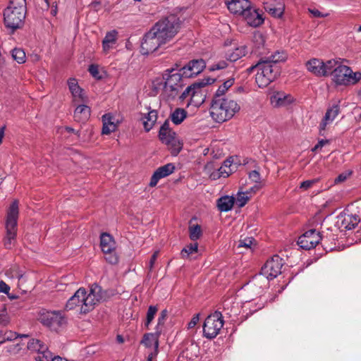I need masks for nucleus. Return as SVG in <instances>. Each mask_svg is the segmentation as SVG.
I'll list each match as a JSON object with an SVG mask.
<instances>
[{
  "mask_svg": "<svg viewBox=\"0 0 361 361\" xmlns=\"http://www.w3.org/2000/svg\"><path fill=\"white\" fill-rule=\"evenodd\" d=\"M27 348L42 355V357L38 356L35 358L37 361H43L42 358L49 361L51 358V353L48 350L47 346L38 339L30 340L27 343Z\"/></svg>",
  "mask_w": 361,
  "mask_h": 361,
  "instance_id": "obj_20",
  "label": "nucleus"
},
{
  "mask_svg": "<svg viewBox=\"0 0 361 361\" xmlns=\"http://www.w3.org/2000/svg\"><path fill=\"white\" fill-rule=\"evenodd\" d=\"M214 79L207 78L202 79L200 81L195 82L191 85L188 86L179 96L180 101L188 99L187 105L198 106L204 102L203 94L201 92V88L207 85L214 83Z\"/></svg>",
  "mask_w": 361,
  "mask_h": 361,
  "instance_id": "obj_6",
  "label": "nucleus"
},
{
  "mask_svg": "<svg viewBox=\"0 0 361 361\" xmlns=\"http://www.w3.org/2000/svg\"><path fill=\"white\" fill-rule=\"evenodd\" d=\"M116 128V126L115 124H110V125H103L102 128V134L104 135H109L111 132L115 131Z\"/></svg>",
  "mask_w": 361,
  "mask_h": 361,
  "instance_id": "obj_55",
  "label": "nucleus"
},
{
  "mask_svg": "<svg viewBox=\"0 0 361 361\" xmlns=\"http://www.w3.org/2000/svg\"><path fill=\"white\" fill-rule=\"evenodd\" d=\"M318 181L319 179L317 178L303 181L300 183V188L303 190H307L309 188H312Z\"/></svg>",
  "mask_w": 361,
  "mask_h": 361,
  "instance_id": "obj_51",
  "label": "nucleus"
},
{
  "mask_svg": "<svg viewBox=\"0 0 361 361\" xmlns=\"http://www.w3.org/2000/svg\"><path fill=\"white\" fill-rule=\"evenodd\" d=\"M163 44H164L163 41L159 39L152 28L143 37L140 51L144 55L149 54L156 51Z\"/></svg>",
  "mask_w": 361,
  "mask_h": 361,
  "instance_id": "obj_15",
  "label": "nucleus"
},
{
  "mask_svg": "<svg viewBox=\"0 0 361 361\" xmlns=\"http://www.w3.org/2000/svg\"><path fill=\"white\" fill-rule=\"evenodd\" d=\"M305 66L307 69L314 75L318 77L324 76V61L314 58L308 61Z\"/></svg>",
  "mask_w": 361,
  "mask_h": 361,
  "instance_id": "obj_30",
  "label": "nucleus"
},
{
  "mask_svg": "<svg viewBox=\"0 0 361 361\" xmlns=\"http://www.w3.org/2000/svg\"><path fill=\"white\" fill-rule=\"evenodd\" d=\"M118 40V32L115 30L108 32L102 40V47L105 53L116 47Z\"/></svg>",
  "mask_w": 361,
  "mask_h": 361,
  "instance_id": "obj_29",
  "label": "nucleus"
},
{
  "mask_svg": "<svg viewBox=\"0 0 361 361\" xmlns=\"http://www.w3.org/2000/svg\"><path fill=\"white\" fill-rule=\"evenodd\" d=\"M69 92L72 95V102L74 104L88 103V97L86 92L78 85L75 78H69Z\"/></svg>",
  "mask_w": 361,
  "mask_h": 361,
  "instance_id": "obj_17",
  "label": "nucleus"
},
{
  "mask_svg": "<svg viewBox=\"0 0 361 361\" xmlns=\"http://www.w3.org/2000/svg\"><path fill=\"white\" fill-rule=\"evenodd\" d=\"M158 311V308L157 306L151 305L149 307L147 315H146V321L145 322V326L148 328L151 322L153 321L154 316L156 315Z\"/></svg>",
  "mask_w": 361,
  "mask_h": 361,
  "instance_id": "obj_46",
  "label": "nucleus"
},
{
  "mask_svg": "<svg viewBox=\"0 0 361 361\" xmlns=\"http://www.w3.org/2000/svg\"><path fill=\"white\" fill-rule=\"evenodd\" d=\"M360 222V218L355 214L342 213L337 217L336 225L341 231L350 230Z\"/></svg>",
  "mask_w": 361,
  "mask_h": 361,
  "instance_id": "obj_19",
  "label": "nucleus"
},
{
  "mask_svg": "<svg viewBox=\"0 0 361 361\" xmlns=\"http://www.w3.org/2000/svg\"><path fill=\"white\" fill-rule=\"evenodd\" d=\"M351 174V171H345L341 173L336 179L335 183H339L345 181Z\"/></svg>",
  "mask_w": 361,
  "mask_h": 361,
  "instance_id": "obj_56",
  "label": "nucleus"
},
{
  "mask_svg": "<svg viewBox=\"0 0 361 361\" xmlns=\"http://www.w3.org/2000/svg\"><path fill=\"white\" fill-rule=\"evenodd\" d=\"M166 317H167V310H164L161 312V313L159 316V318L157 320V324L155 328V331H157L158 332V334H161Z\"/></svg>",
  "mask_w": 361,
  "mask_h": 361,
  "instance_id": "obj_45",
  "label": "nucleus"
},
{
  "mask_svg": "<svg viewBox=\"0 0 361 361\" xmlns=\"http://www.w3.org/2000/svg\"><path fill=\"white\" fill-rule=\"evenodd\" d=\"M8 322V320L6 319V316L4 314H0V323L3 324H6Z\"/></svg>",
  "mask_w": 361,
  "mask_h": 361,
  "instance_id": "obj_64",
  "label": "nucleus"
},
{
  "mask_svg": "<svg viewBox=\"0 0 361 361\" xmlns=\"http://www.w3.org/2000/svg\"><path fill=\"white\" fill-rule=\"evenodd\" d=\"M25 272L21 270L18 266L11 267L6 271V275L11 279H18L22 280Z\"/></svg>",
  "mask_w": 361,
  "mask_h": 361,
  "instance_id": "obj_38",
  "label": "nucleus"
},
{
  "mask_svg": "<svg viewBox=\"0 0 361 361\" xmlns=\"http://www.w3.org/2000/svg\"><path fill=\"white\" fill-rule=\"evenodd\" d=\"M228 66L226 61L221 60L209 67V71H214L217 70H221Z\"/></svg>",
  "mask_w": 361,
  "mask_h": 361,
  "instance_id": "obj_50",
  "label": "nucleus"
},
{
  "mask_svg": "<svg viewBox=\"0 0 361 361\" xmlns=\"http://www.w3.org/2000/svg\"><path fill=\"white\" fill-rule=\"evenodd\" d=\"M264 8L267 12L276 18L282 17L285 4L283 0H264L263 1Z\"/></svg>",
  "mask_w": 361,
  "mask_h": 361,
  "instance_id": "obj_21",
  "label": "nucleus"
},
{
  "mask_svg": "<svg viewBox=\"0 0 361 361\" xmlns=\"http://www.w3.org/2000/svg\"><path fill=\"white\" fill-rule=\"evenodd\" d=\"M18 334L13 331L6 332L4 334V342L7 341H13L18 338Z\"/></svg>",
  "mask_w": 361,
  "mask_h": 361,
  "instance_id": "obj_58",
  "label": "nucleus"
},
{
  "mask_svg": "<svg viewBox=\"0 0 361 361\" xmlns=\"http://www.w3.org/2000/svg\"><path fill=\"white\" fill-rule=\"evenodd\" d=\"M281 268L282 259L279 256L275 255L267 261L261 269L259 276H255L253 281L259 280L261 276H264L267 280H271L281 274Z\"/></svg>",
  "mask_w": 361,
  "mask_h": 361,
  "instance_id": "obj_12",
  "label": "nucleus"
},
{
  "mask_svg": "<svg viewBox=\"0 0 361 361\" xmlns=\"http://www.w3.org/2000/svg\"><path fill=\"white\" fill-rule=\"evenodd\" d=\"M249 179L255 183L259 184L261 183V176H260L259 173L256 170H254V171H252L251 172H250Z\"/></svg>",
  "mask_w": 361,
  "mask_h": 361,
  "instance_id": "obj_52",
  "label": "nucleus"
},
{
  "mask_svg": "<svg viewBox=\"0 0 361 361\" xmlns=\"http://www.w3.org/2000/svg\"><path fill=\"white\" fill-rule=\"evenodd\" d=\"M85 305L82 307L84 313H87L92 310L95 305L98 304L103 298L102 290L98 285L94 284L91 286L90 292L87 294L85 290Z\"/></svg>",
  "mask_w": 361,
  "mask_h": 361,
  "instance_id": "obj_14",
  "label": "nucleus"
},
{
  "mask_svg": "<svg viewBox=\"0 0 361 361\" xmlns=\"http://www.w3.org/2000/svg\"><path fill=\"white\" fill-rule=\"evenodd\" d=\"M240 105L231 97H214L210 107V115L217 123H224L240 110Z\"/></svg>",
  "mask_w": 361,
  "mask_h": 361,
  "instance_id": "obj_2",
  "label": "nucleus"
},
{
  "mask_svg": "<svg viewBox=\"0 0 361 361\" xmlns=\"http://www.w3.org/2000/svg\"><path fill=\"white\" fill-rule=\"evenodd\" d=\"M21 350L20 343L12 344L6 347V351L10 354H17Z\"/></svg>",
  "mask_w": 361,
  "mask_h": 361,
  "instance_id": "obj_54",
  "label": "nucleus"
},
{
  "mask_svg": "<svg viewBox=\"0 0 361 361\" xmlns=\"http://www.w3.org/2000/svg\"><path fill=\"white\" fill-rule=\"evenodd\" d=\"M159 139L172 149V154L176 155L182 149L183 143L180 141L176 133L173 131L169 121H166L159 130Z\"/></svg>",
  "mask_w": 361,
  "mask_h": 361,
  "instance_id": "obj_10",
  "label": "nucleus"
},
{
  "mask_svg": "<svg viewBox=\"0 0 361 361\" xmlns=\"http://www.w3.org/2000/svg\"><path fill=\"white\" fill-rule=\"evenodd\" d=\"M113 117L111 114H106L103 115L102 116V121L103 125H110V124H114V123L112 121Z\"/></svg>",
  "mask_w": 361,
  "mask_h": 361,
  "instance_id": "obj_61",
  "label": "nucleus"
},
{
  "mask_svg": "<svg viewBox=\"0 0 361 361\" xmlns=\"http://www.w3.org/2000/svg\"><path fill=\"white\" fill-rule=\"evenodd\" d=\"M157 120V112L155 110L149 111L147 114H144L142 118V124L145 130L148 132L154 126Z\"/></svg>",
  "mask_w": 361,
  "mask_h": 361,
  "instance_id": "obj_32",
  "label": "nucleus"
},
{
  "mask_svg": "<svg viewBox=\"0 0 361 361\" xmlns=\"http://www.w3.org/2000/svg\"><path fill=\"white\" fill-rule=\"evenodd\" d=\"M243 17L247 23L252 27H257L264 22L261 15L256 10L252 9L251 6L245 11Z\"/></svg>",
  "mask_w": 361,
  "mask_h": 361,
  "instance_id": "obj_28",
  "label": "nucleus"
},
{
  "mask_svg": "<svg viewBox=\"0 0 361 361\" xmlns=\"http://www.w3.org/2000/svg\"><path fill=\"white\" fill-rule=\"evenodd\" d=\"M247 51V47L245 45H240L228 51L226 54V59L231 62H234L245 56Z\"/></svg>",
  "mask_w": 361,
  "mask_h": 361,
  "instance_id": "obj_31",
  "label": "nucleus"
},
{
  "mask_svg": "<svg viewBox=\"0 0 361 361\" xmlns=\"http://www.w3.org/2000/svg\"><path fill=\"white\" fill-rule=\"evenodd\" d=\"M234 83V79L230 78L225 81L217 89L214 97H224L223 95L225 92L231 87Z\"/></svg>",
  "mask_w": 361,
  "mask_h": 361,
  "instance_id": "obj_41",
  "label": "nucleus"
},
{
  "mask_svg": "<svg viewBox=\"0 0 361 361\" xmlns=\"http://www.w3.org/2000/svg\"><path fill=\"white\" fill-rule=\"evenodd\" d=\"M204 171L212 180L223 177V173H220V169L218 166H215L213 162L207 163L204 168Z\"/></svg>",
  "mask_w": 361,
  "mask_h": 361,
  "instance_id": "obj_34",
  "label": "nucleus"
},
{
  "mask_svg": "<svg viewBox=\"0 0 361 361\" xmlns=\"http://www.w3.org/2000/svg\"><path fill=\"white\" fill-rule=\"evenodd\" d=\"M26 15V0H10L4 11L5 26L13 32L20 28Z\"/></svg>",
  "mask_w": 361,
  "mask_h": 361,
  "instance_id": "obj_3",
  "label": "nucleus"
},
{
  "mask_svg": "<svg viewBox=\"0 0 361 361\" xmlns=\"http://www.w3.org/2000/svg\"><path fill=\"white\" fill-rule=\"evenodd\" d=\"M333 80L337 85H354L361 80V73L353 72L350 67L339 65L334 70Z\"/></svg>",
  "mask_w": 361,
  "mask_h": 361,
  "instance_id": "obj_9",
  "label": "nucleus"
},
{
  "mask_svg": "<svg viewBox=\"0 0 361 361\" xmlns=\"http://www.w3.org/2000/svg\"><path fill=\"white\" fill-rule=\"evenodd\" d=\"M164 79L163 78H157L152 82V88L157 93L161 89L164 90Z\"/></svg>",
  "mask_w": 361,
  "mask_h": 361,
  "instance_id": "obj_49",
  "label": "nucleus"
},
{
  "mask_svg": "<svg viewBox=\"0 0 361 361\" xmlns=\"http://www.w3.org/2000/svg\"><path fill=\"white\" fill-rule=\"evenodd\" d=\"M66 311L42 309L39 311L37 319L51 331L59 332L66 324Z\"/></svg>",
  "mask_w": 361,
  "mask_h": 361,
  "instance_id": "obj_5",
  "label": "nucleus"
},
{
  "mask_svg": "<svg viewBox=\"0 0 361 361\" xmlns=\"http://www.w3.org/2000/svg\"><path fill=\"white\" fill-rule=\"evenodd\" d=\"M338 61L334 59L329 60L326 63L324 62V76L329 75V74L333 75L334 70L338 66Z\"/></svg>",
  "mask_w": 361,
  "mask_h": 361,
  "instance_id": "obj_43",
  "label": "nucleus"
},
{
  "mask_svg": "<svg viewBox=\"0 0 361 361\" xmlns=\"http://www.w3.org/2000/svg\"><path fill=\"white\" fill-rule=\"evenodd\" d=\"M224 319L220 312L216 311L209 315L203 324V336L207 338H215L224 326Z\"/></svg>",
  "mask_w": 361,
  "mask_h": 361,
  "instance_id": "obj_11",
  "label": "nucleus"
},
{
  "mask_svg": "<svg viewBox=\"0 0 361 361\" xmlns=\"http://www.w3.org/2000/svg\"><path fill=\"white\" fill-rule=\"evenodd\" d=\"M10 290V287L3 281H0V292L8 293Z\"/></svg>",
  "mask_w": 361,
  "mask_h": 361,
  "instance_id": "obj_63",
  "label": "nucleus"
},
{
  "mask_svg": "<svg viewBox=\"0 0 361 361\" xmlns=\"http://www.w3.org/2000/svg\"><path fill=\"white\" fill-rule=\"evenodd\" d=\"M152 29L163 43L166 44L177 34L179 29L178 20L176 16H170L157 22Z\"/></svg>",
  "mask_w": 361,
  "mask_h": 361,
  "instance_id": "obj_8",
  "label": "nucleus"
},
{
  "mask_svg": "<svg viewBox=\"0 0 361 361\" xmlns=\"http://www.w3.org/2000/svg\"><path fill=\"white\" fill-rule=\"evenodd\" d=\"M286 58L283 51H276L257 63L258 71L255 75V82L259 87H266L277 78L280 75V68L276 63L286 61Z\"/></svg>",
  "mask_w": 361,
  "mask_h": 361,
  "instance_id": "obj_1",
  "label": "nucleus"
},
{
  "mask_svg": "<svg viewBox=\"0 0 361 361\" xmlns=\"http://www.w3.org/2000/svg\"><path fill=\"white\" fill-rule=\"evenodd\" d=\"M18 205V200H14L7 210L5 224L6 233L4 240V246L6 249H11L16 240L18 219L19 215Z\"/></svg>",
  "mask_w": 361,
  "mask_h": 361,
  "instance_id": "obj_4",
  "label": "nucleus"
},
{
  "mask_svg": "<svg viewBox=\"0 0 361 361\" xmlns=\"http://www.w3.org/2000/svg\"><path fill=\"white\" fill-rule=\"evenodd\" d=\"M321 240L320 233L315 229H310L299 237L298 244L304 250H310L315 247Z\"/></svg>",
  "mask_w": 361,
  "mask_h": 361,
  "instance_id": "obj_16",
  "label": "nucleus"
},
{
  "mask_svg": "<svg viewBox=\"0 0 361 361\" xmlns=\"http://www.w3.org/2000/svg\"><path fill=\"white\" fill-rule=\"evenodd\" d=\"M189 235L190 238L193 241L198 240L202 235L201 226L198 224L190 225Z\"/></svg>",
  "mask_w": 361,
  "mask_h": 361,
  "instance_id": "obj_42",
  "label": "nucleus"
},
{
  "mask_svg": "<svg viewBox=\"0 0 361 361\" xmlns=\"http://www.w3.org/2000/svg\"><path fill=\"white\" fill-rule=\"evenodd\" d=\"M234 202V197L224 196L218 200L217 206L221 212H228L232 209Z\"/></svg>",
  "mask_w": 361,
  "mask_h": 361,
  "instance_id": "obj_36",
  "label": "nucleus"
},
{
  "mask_svg": "<svg viewBox=\"0 0 361 361\" xmlns=\"http://www.w3.org/2000/svg\"><path fill=\"white\" fill-rule=\"evenodd\" d=\"M255 246V240L252 237H244L238 242V248L252 249Z\"/></svg>",
  "mask_w": 361,
  "mask_h": 361,
  "instance_id": "obj_39",
  "label": "nucleus"
},
{
  "mask_svg": "<svg viewBox=\"0 0 361 361\" xmlns=\"http://www.w3.org/2000/svg\"><path fill=\"white\" fill-rule=\"evenodd\" d=\"M89 72L90 74L97 79L102 78V75L99 73V68L97 65L92 64L89 66Z\"/></svg>",
  "mask_w": 361,
  "mask_h": 361,
  "instance_id": "obj_53",
  "label": "nucleus"
},
{
  "mask_svg": "<svg viewBox=\"0 0 361 361\" xmlns=\"http://www.w3.org/2000/svg\"><path fill=\"white\" fill-rule=\"evenodd\" d=\"M340 111L339 106L338 105H334L332 107L327 109L323 119L322 120L319 129V134L321 135H324V132L328 126L331 125L334 119L337 117Z\"/></svg>",
  "mask_w": 361,
  "mask_h": 361,
  "instance_id": "obj_25",
  "label": "nucleus"
},
{
  "mask_svg": "<svg viewBox=\"0 0 361 361\" xmlns=\"http://www.w3.org/2000/svg\"><path fill=\"white\" fill-rule=\"evenodd\" d=\"M200 320V314H195L188 324V329H193Z\"/></svg>",
  "mask_w": 361,
  "mask_h": 361,
  "instance_id": "obj_59",
  "label": "nucleus"
},
{
  "mask_svg": "<svg viewBox=\"0 0 361 361\" xmlns=\"http://www.w3.org/2000/svg\"><path fill=\"white\" fill-rule=\"evenodd\" d=\"M198 245L197 243H190L187 245L183 250L181 251V255L183 258L189 257L190 255L193 253H196L197 252Z\"/></svg>",
  "mask_w": 361,
  "mask_h": 361,
  "instance_id": "obj_48",
  "label": "nucleus"
},
{
  "mask_svg": "<svg viewBox=\"0 0 361 361\" xmlns=\"http://www.w3.org/2000/svg\"><path fill=\"white\" fill-rule=\"evenodd\" d=\"M293 101V97L284 92H275L270 97V103L274 108L286 107Z\"/></svg>",
  "mask_w": 361,
  "mask_h": 361,
  "instance_id": "obj_22",
  "label": "nucleus"
},
{
  "mask_svg": "<svg viewBox=\"0 0 361 361\" xmlns=\"http://www.w3.org/2000/svg\"><path fill=\"white\" fill-rule=\"evenodd\" d=\"M13 59L18 63H24L26 61L25 51L21 48H14L11 51Z\"/></svg>",
  "mask_w": 361,
  "mask_h": 361,
  "instance_id": "obj_40",
  "label": "nucleus"
},
{
  "mask_svg": "<svg viewBox=\"0 0 361 361\" xmlns=\"http://www.w3.org/2000/svg\"><path fill=\"white\" fill-rule=\"evenodd\" d=\"M308 11L315 18H325L329 16V13H322L315 8H308Z\"/></svg>",
  "mask_w": 361,
  "mask_h": 361,
  "instance_id": "obj_57",
  "label": "nucleus"
},
{
  "mask_svg": "<svg viewBox=\"0 0 361 361\" xmlns=\"http://www.w3.org/2000/svg\"><path fill=\"white\" fill-rule=\"evenodd\" d=\"M206 63L203 59H194L179 70L184 78H192L200 74L205 68Z\"/></svg>",
  "mask_w": 361,
  "mask_h": 361,
  "instance_id": "obj_18",
  "label": "nucleus"
},
{
  "mask_svg": "<svg viewBox=\"0 0 361 361\" xmlns=\"http://www.w3.org/2000/svg\"><path fill=\"white\" fill-rule=\"evenodd\" d=\"M85 288H80L69 298V310H74L77 314H85L82 307L85 305Z\"/></svg>",
  "mask_w": 361,
  "mask_h": 361,
  "instance_id": "obj_23",
  "label": "nucleus"
},
{
  "mask_svg": "<svg viewBox=\"0 0 361 361\" xmlns=\"http://www.w3.org/2000/svg\"><path fill=\"white\" fill-rule=\"evenodd\" d=\"M160 335L161 334H158L157 331L154 333L146 334L143 337L142 343L147 348L154 346L155 350H157Z\"/></svg>",
  "mask_w": 361,
  "mask_h": 361,
  "instance_id": "obj_33",
  "label": "nucleus"
},
{
  "mask_svg": "<svg viewBox=\"0 0 361 361\" xmlns=\"http://www.w3.org/2000/svg\"><path fill=\"white\" fill-rule=\"evenodd\" d=\"M100 247L109 263L112 264L118 263V256L116 252V242L111 235L106 233L101 235Z\"/></svg>",
  "mask_w": 361,
  "mask_h": 361,
  "instance_id": "obj_13",
  "label": "nucleus"
},
{
  "mask_svg": "<svg viewBox=\"0 0 361 361\" xmlns=\"http://www.w3.org/2000/svg\"><path fill=\"white\" fill-rule=\"evenodd\" d=\"M182 73L167 70L164 75V95L168 100L174 99L180 93L184 84Z\"/></svg>",
  "mask_w": 361,
  "mask_h": 361,
  "instance_id": "obj_7",
  "label": "nucleus"
},
{
  "mask_svg": "<svg viewBox=\"0 0 361 361\" xmlns=\"http://www.w3.org/2000/svg\"><path fill=\"white\" fill-rule=\"evenodd\" d=\"M219 168L220 169V173H223V178H226L236 169L237 166L235 164H233V159L230 157L225 160Z\"/></svg>",
  "mask_w": 361,
  "mask_h": 361,
  "instance_id": "obj_37",
  "label": "nucleus"
},
{
  "mask_svg": "<svg viewBox=\"0 0 361 361\" xmlns=\"http://www.w3.org/2000/svg\"><path fill=\"white\" fill-rule=\"evenodd\" d=\"M87 103H80L75 104L76 108L74 111V118L78 122L84 123L88 120L90 116V108Z\"/></svg>",
  "mask_w": 361,
  "mask_h": 361,
  "instance_id": "obj_27",
  "label": "nucleus"
},
{
  "mask_svg": "<svg viewBox=\"0 0 361 361\" xmlns=\"http://www.w3.org/2000/svg\"><path fill=\"white\" fill-rule=\"evenodd\" d=\"M174 170L175 166L171 163L158 168L153 173L149 185L150 187L156 186L160 179L167 177L171 174Z\"/></svg>",
  "mask_w": 361,
  "mask_h": 361,
  "instance_id": "obj_24",
  "label": "nucleus"
},
{
  "mask_svg": "<svg viewBox=\"0 0 361 361\" xmlns=\"http://www.w3.org/2000/svg\"><path fill=\"white\" fill-rule=\"evenodd\" d=\"M329 143L328 140H321L318 143L312 148V152H317L320 150L324 145Z\"/></svg>",
  "mask_w": 361,
  "mask_h": 361,
  "instance_id": "obj_60",
  "label": "nucleus"
},
{
  "mask_svg": "<svg viewBox=\"0 0 361 361\" xmlns=\"http://www.w3.org/2000/svg\"><path fill=\"white\" fill-rule=\"evenodd\" d=\"M226 5L232 13L243 16L251 4L248 0H231L228 1Z\"/></svg>",
  "mask_w": 361,
  "mask_h": 361,
  "instance_id": "obj_26",
  "label": "nucleus"
},
{
  "mask_svg": "<svg viewBox=\"0 0 361 361\" xmlns=\"http://www.w3.org/2000/svg\"><path fill=\"white\" fill-rule=\"evenodd\" d=\"M250 197L247 192H238L235 202L238 207H242L245 205Z\"/></svg>",
  "mask_w": 361,
  "mask_h": 361,
  "instance_id": "obj_47",
  "label": "nucleus"
},
{
  "mask_svg": "<svg viewBox=\"0 0 361 361\" xmlns=\"http://www.w3.org/2000/svg\"><path fill=\"white\" fill-rule=\"evenodd\" d=\"M253 43L256 49L255 51L261 54L259 49L264 44V38L262 33L257 32L254 34Z\"/></svg>",
  "mask_w": 361,
  "mask_h": 361,
  "instance_id": "obj_44",
  "label": "nucleus"
},
{
  "mask_svg": "<svg viewBox=\"0 0 361 361\" xmlns=\"http://www.w3.org/2000/svg\"><path fill=\"white\" fill-rule=\"evenodd\" d=\"M159 252L156 251L154 252V254L152 255L151 259L149 262V269L151 271L153 269V266L158 257Z\"/></svg>",
  "mask_w": 361,
  "mask_h": 361,
  "instance_id": "obj_62",
  "label": "nucleus"
},
{
  "mask_svg": "<svg viewBox=\"0 0 361 361\" xmlns=\"http://www.w3.org/2000/svg\"><path fill=\"white\" fill-rule=\"evenodd\" d=\"M188 116V111L182 108H176L170 114V118L173 124H180Z\"/></svg>",
  "mask_w": 361,
  "mask_h": 361,
  "instance_id": "obj_35",
  "label": "nucleus"
}]
</instances>
